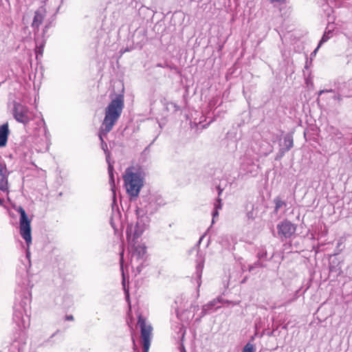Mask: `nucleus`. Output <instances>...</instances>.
<instances>
[{"label":"nucleus","mask_w":352,"mask_h":352,"mask_svg":"<svg viewBox=\"0 0 352 352\" xmlns=\"http://www.w3.org/2000/svg\"><path fill=\"white\" fill-rule=\"evenodd\" d=\"M124 108V96L118 95L105 109V116L100 129L99 138L102 150L106 153L107 144L104 142L103 137L111 131L114 124L121 116Z\"/></svg>","instance_id":"obj_1"},{"label":"nucleus","mask_w":352,"mask_h":352,"mask_svg":"<svg viewBox=\"0 0 352 352\" xmlns=\"http://www.w3.org/2000/svg\"><path fill=\"white\" fill-rule=\"evenodd\" d=\"M123 180L129 195L137 197L144 186V175L140 168L135 166L127 168L123 175Z\"/></svg>","instance_id":"obj_2"},{"label":"nucleus","mask_w":352,"mask_h":352,"mask_svg":"<svg viewBox=\"0 0 352 352\" xmlns=\"http://www.w3.org/2000/svg\"><path fill=\"white\" fill-rule=\"evenodd\" d=\"M17 211L20 214V234L22 238L25 241L27 245L30 246L32 243L30 220L28 219L25 210L22 207H19Z\"/></svg>","instance_id":"obj_3"},{"label":"nucleus","mask_w":352,"mask_h":352,"mask_svg":"<svg viewBox=\"0 0 352 352\" xmlns=\"http://www.w3.org/2000/svg\"><path fill=\"white\" fill-rule=\"evenodd\" d=\"M138 324L140 327L141 338L143 342V352H148L151 340L153 327L146 322L145 318L139 316Z\"/></svg>","instance_id":"obj_4"},{"label":"nucleus","mask_w":352,"mask_h":352,"mask_svg":"<svg viewBox=\"0 0 352 352\" xmlns=\"http://www.w3.org/2000/svg\"><path fill=\"white\" fill-rule=\"evenodd\" d=\"M296 226L287 220H285L277 225L278 237L284 241L294 234Z\"/></svg>","instance_id":"obj_5"},{"label":"nucleus","mask_w":352,"mask_h":352,"mask_svg":"<svg viewBox=\"0 0 352 352\" xmlns=\"http://www.w3.org/2000/svg\"><path fill=\"white\" fill-rule=\"evenodd\" d=\"M13 116L17 122L23 124L28 123L30 120L28 107L17 102L14 104Z\"/></svg>","instance_id":"obj_6"},{"label":"nucleus","mask_w":352,"mask_h":352,"mask_svg":"<svg viewBox=\"0 0 352 352\" xmlns=\"http://www.w3.org/2000/svg\"><path fill=\"white\" fill-rule=\"evenodd\" d=\"M13 320L21 330L30 326V318L22 308L14 309Z\"/></svg>","instance_id":"obj_7"},{"label":"nucleus","mask_w":352,"mask_h":352,"mask_svg":"<svg viewBox=\"0 0 352 352\" xmlns=\"http://www.w3.org/2000/svg\"><path fill=\"white\" fill-rule=\"evenodd\" d=\"M9 175L10 171L8 170L6 164L3 162H0V190L3 192H9Z\"/></svg>","instance_id":"obj_8"},{"label":"nucleus","mask_w":352,"mask_h":352,"mask_svg":"<svg viewBox=\"0 0 352 352\" xmlns=\"http://www.w3.org/2000/svg\"><path fill=\"white\" fill-rule=\"evenodd\" d=\"M45 10L41 7L34 13V19L32 23V28L35 30H38L39 26L43 23L45 16Z\"/></svg>","instance_id":"obj_9"},{"label":"nucleus","mask_w":352,"mask_h":352,"mask_svg":"<svg viewBox=\"0 0 352 352\" xmlns=\"http://www.w3.org/2000/svg\"><path fill=\"white\" fill-rule=\"evenodd\" d=\"M8 134V124H3L0 126V147L5 146L6 145Z\"/></svg>","instance_id":"obj_10"},{"label":"nucleus","mask_w":352,"mask_h":352,"mask_svg":"<svg viewBox=\"0 0 352 352\" xmlns=\"http://www.w3.org/2000/svg\"><path fill=\"white\" fill-rule=\"evenodd\" d=\"M284 146L285 148L280 150L281 155H283L285 152L289 151L294 146L293 137L290 134H287L284 138Z\"/></svg>","instance_id":"obj_11"},{"label":"nucleus","mask_w":352,"mask_h":352,"mask_svg":"<svg viewBox=\"0 0 352 352\" xmlns=\"http://www.w3.org/2000/svg\"><path fill=\"white\" fill-rule=\"evenodd\" d=\"M274 203L275 204L274 212L276 213H277L281 208L285 207L287 206L286 202L282 200L280 197H275L274 199Z\"/></svg>","instance_id":"obj_12"},{"label":"nucleus","mask_w":352,"mask_h":352,"mask_svg":"<svg viewBox=\"0 0 352 352\" xmlns=\"http://www.w3.org/2000/svg\"><path fill=\"white\" fill-rule=\"evenodd\" d=\"M107 162L109 164L108 172H109V182H110L111 188L113 189V186H115V181H114V177H113V167L109 162V155H107Z\"/></svg>","instance_id":"obj_13"},{"label":"nucleus","mask_w":352,"mask_h":352,"mask_svg":"<svg viewBox=\"0 0 352 352\" xmlns=\"http://www.w3.org/2000/svg\"><path fill=\"white\" fill-rule=\"evenodd\" d=\"M217 302H219V300H214L210 301L208 304L204 305L202 308V316L206 315L208 313V309L214 306Z\"/></svg>","instance_id":"obj_14"},{"label":"nucleus","mask_w":352,"mask_h":352,"mask_svg":"<svg viewBox=\"0 0 352 352\" xmlns=\"http://www.w3.org/2000/svg\"><path fill=\"white\" fill-rule=\"evenodd\" d=\"M331 135L332 136V138L338 139V140L342 138V137H343V135L341 133V131L339 129H335V128H332V131L331 132Z\"/></svg>","instance_id":"obj_15"},{"label":"nucleus","mask_w":352,"mask_h":352,"mask_svg":"<svg viewBox=\"0 0 352 352\" xmlns=\"http://www.w3.org/2000/svg\"><path fill=\"white\" fill-rule=\"evenodd\" d=\"M255 348L254 344L251 343H247L243 347L242 352H254Z\"/></svg>","instance_id":"obj_16"},{"label":"nucleus","mask_w":352,"mask_h":352,"mask_svg":"<svg viewBox=\"0 0 352 352\" xmlns=\"http://www.w3.org/2000/svg\"><path fill=\"white\" fill-rule=\"evenodd\" d=\"M329 38V36L327 35V32L324 33V34L323 35V36L322 37L320 43H319V45L317 47V48L314 50V52L312 53L313 54H316V51L318 50V49L320 47V45H322V43H324L326 41H327V40Z\"/></svg>","instance_id":"obj_17"},{"label":"nucleus","mask_w":352,"mask_h":352,"mask_svg":"<svg viewBox=\"0 0 352 352\" xmlns=\"http://www.w3.org/2000/svg\"><path fill=\"white\" fill-rule=\"evenodd\" d=\"M222 208L221 199L218 197L217 203L214 204L215 210H221Z\"/></svg>","instance_id":"obj_18"},{"label":"nucleus","mask_w":352,"mask_h":352,"mask_svg":"<svg viewBox=\"0 0 352 352\" xmlns=\"http://www.w3.org/2000/svg\"><path fill=\"white\" fill-rule=\"evenodd\" d=\"M217 190H218V196H219V197L221 196V193H222L223 190V188H221V186H218L217 187Z\"/></svg>","instance_id":"obj_19"},{"label":"nucleus","mask_w":352,"mask_h":352,"mask_svg":"<svg viewBox=\"0 0 352 352\" xmlns=\"http://www.w3.org/2000/svg\"><path fill=\"white\" fill-rule=\"evenodd\" d=\"M66 320H74V316L72 315L66 316Z\"/></svg>","instance_id":"obj_20"},{"label":"nucleus","mask_w":352,"mask_h":352,"mask_svg":"<svg viewBox=\"0 0 352 352\" xmlns=\"http://www.w3.org/2000/svg\"><path fill=\"white\" fill-rule=\"evenodd\" d=\"M219 215V212H218V210H214L213 213H212V216H213V219H214L216 217H217Z\"/></svg>","instance_id":"obj_21"},{"label":"nucleus","mask_w":352,"mask_h":352,"mask_svg":"<svg viewBox=\"0 0 352 352\" xmlns=\"http://www.w3.org/2000/svg\"><path fill=\"white\" fill-rule=\"evenodd\" d=\"M266 254H267V253H266V252H265V253H262V254L258 253V255H257V256H258V257L259 258H263V257L265 256H266Z\"/></svg>","instance_id":"obj_22"},{"label":"nucleus","mask_w":352,"mask_h":352,"mask_svg":"<svg viewBox=\"0 0 352 352\" xmlns=\"http://www.w3.org/2000/svg\"><path fill=\"white\" fill-rule=\"evenodd\" d=\"M140 234H141V232H138V230H135V236L136 237H138V236L140 235Z\"/></svg>","instance_id":"obj_23"},{"label":"nucleus","mask_w":352,"mask_h":352,"mask_svg":"<svg viewBox=\"0 0 352 352\" xmlns=\"http://www.w3.org/2000/svg\"><path fill=\"white\" fill-rule=\"evenodd\" d=\"M254 265H250V266L249 267V271H250V272H252V271L253 270V269H254Z\"/></svg>","instance_id":"obj_24"},{"label":"nucleus","mask_w":352,"mask_h":352,"mask_svg":"<svg viewBox=\"0 0 352 352\" xmlns=\"http://www.w3.org/2000/svg\"><path fill=\"white\" fill-rule=\"evenodd\" d=\"M181 352H186V349L183 345L181 346Z\"/></svg>","instance_id":"obj_25"},{"label":"nucleus","mask_w":352,"mask_h":352,"mask_svg":"<svg viewBox=\"0 0 352 352\" xmlns=\"http://www.w3.org/2000/svg\"><path fill=\"white\" fill-rule=\"evenodd\" d=\"M254 265H255V266H261V263H260V262H259V261H257V262H256V263H254Z\"/></svg>","instance_id":"obj_26"},{"label":"nucleus","mask_w":352,"mask_h":352,"mask_svg":"<svg viewBox=\"0 0 352 352\" xmlns=\"http://www.w3.org/2000/svg\"><path fill=\"white\" fill-rule=\"evenodd\" d=\"M323 93H325L324 89V90H320V91H319L318 94H319V96H320V95H321L322 94H323Z\"/></svg>","instance_id":"obj_27"},{"label":"nucleus","mask_w":352,"mask_h":352,"mask_svg":"<svg viewBox=\"0 0 352 352\" xmlns=\"http://www.w3.org/2000/svg\"><path fill=\"white\" fill-rule=\"evenodd\" d=\"M336 98L338 100H342V97L339 95L337 97H336Z\"/></svg>","instance_id":"obj_28"},{"label":"nucleus","mask_w":352,"mask_h":352,"mask_svg":"<svg viewBox=\"0 0 352 352\" xmlns=\"http://www.w3.org/2000/svg\"><path fill=\"white\" fill-rule=\"evenodd\" d=\"M325 93H327V92H332L333 90L332 89H325L324 90Z\"/></svg>","instance_id":"obj_29"},{"label":"nucleus","mask_w":352,"mask_h":352,"mask_svg":"<svg viewBox=\"0 0 352 352\" xmlns=\"http://www.w3.org/2000/svg\"><path fill=\"white\" fill-rule=\"evenodd\" d=\"M271 2H278V1H280L281 0H270Z\"/></svg>","instance_id":"obj_30"},{"label":"nucleus","mask_w":352,"mask_h":352,"mask_svg":"<svg viewBox=\"0 0 352 352\" xmlns=\"http://www.w3.org/2000/svg\"><path fill=\"white\" fill-rule=\"evenodd\" d=\"M197 267H198V269H199V268H200V269H202L203 265H199L197 266Z\"/></svg>","instance_id":"obj_31"},{"label":"nucleus","mask_w":352,"mask_h":352,"mask_svg":"<svg viewBox=\"0 0 352 352\" xmlns=\"http://www.w3.org/2000/svg\"><path fill=\"white\" fill-rule=\"evenodd\" d=\"M122 256H123V252L121 253V259H120L121 263L122 262V259H123Z\"/></svg>","instance_id":"obj_32"},{"label":"nucleus","mask_w":352,"mask_h":352,"mask_svg":"<svg viewBox=\"0 0 352 352\" xmlns=\"http://www.w3.org/2000/svg\"><path fill=\"white\" fill-rule=\"evenodd\" d=\"M203 237H204V236H201V237L200 238V239H199V242L201 241V240H202V238H203Z\"/></svg>","instance_id":"obj_33"},{"label":"nucleus","mask_w":352,"mask_h":352,"mask_svg":"<svg viewBox=\"0 0 352 352\" xmlns=\"http://www.w3.org/2000/svg\"><path fill=\"white\" fill-rule=\"evenodd\" d=\"M2 204V200L0 199V204Z\"/></svg>","instance_id":"obj_34"}]
</instances>
